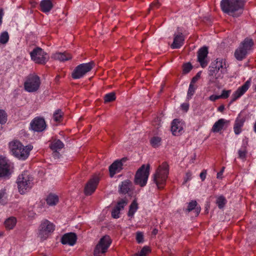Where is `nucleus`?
I'll use <instances>...</instances> for the list:
<instances>
[{
	"label": "nucleus",
	"mask_w": 256,
	"mask_h": 256,
	"mask_svg": "<svg viewBox=\"0 0 256 256\" xmlns=\"http://www.w3.org/2000/svg\"><path fill=\"white\" fill-rule=\"evenodd\" d=\"M228 67L225 59L217 58L209 66L208 75L215 80L222 79L227 72Z\"/></svg>",
	"instance_id": "f257e3e1"
},
{
	"label": "nucleus",
	"mask_w": 256,
	"mask_h": 256,
	"mask_svg": "<svg viewBox=\"0 0 256 256\" xmlns=\"http://www.w3.org/2000/svg\"><path fill=\"white\" fill-rule=\"evenodd\" d=\"M32 148L30 144L24 146L18 140H13L9 143V148L12 154L21 160H25L28 157Z\"/></svg>",
	"instance_id": "f03ea898"
},
{
	"label": "nucleus",
	"mask_w": 256,
	"mask_h": 256,
	"mask_svg": "<svg viewBox=\"0 0 256 256\" xmlns=\"http://www.w3.org/2000/svg\"><path fill=\"white\" fill-rule=\"evenodd\" d=\"M243 0H222L220 6L222 10L232 16H238L242 12Z\"/></svg>",
	"instance_id": "7ed1b4c3"
},
{
	"label": "nucleus",
	"mask_w": 256,
	"mask_h": 256,
	"mask_svg": "<svg viewBox=\"0 0 256 256\" xmlns=\"http://www.w3.org/2000/svg\"><path fill=\"white\" fill-rule=\"evenodd\" d=\"M169 174L168 165L166 162L162 163L153 174V180L158 188H162L166 183Z\"/></svg>",
	"instance_id": "20e7f679"
},
{
	"label": "nucleus",
	"mask_w": 256,
	"mask_h": 256,
	"mask_svg": "<svg viewBox=\"0 0 256 256\" xmlns=\"http://www.w3.org/2000/svg\"><path fill=\"white\" fill-rule=\"evenodd\" d=\"M16 182L19 192L24 194L32 188L33 178L28 172H24L19 175Z\"/></svg>",
	"instance_id": "39448f33"
},
{
	"label": "nucleus",
	"mask_w": 256,
	"mask_h": 256,
	"mask_svg": "<svg viewBox=\"0 0 256 256\" xmlns=\"http://www.w3.org/2000/svg\"><path fill=\"white\" fill-rule=\"evenodd\" d=\"M253 45L252 39L245 38L235 51L234 56L236 59L238 60H242L252 50Z\"/></svg>",
	"instance_id": "423d86ee"
},
{
	"label": "nucleus",
	"mask_w": 256,
	"mask_h": 256,
	"mask_svg": "<svg viewBox=\"0 0 256 256\" xmlns=\"http://www.w3.org/2000/svg\"><path fill=\"white\" fill-rule=\"evenodd\" d=\"M55 226L47 220L42 221L38 229V236L42 240H46L54 232Z\"/></svg>",
	"instance_id": "0eeeda50"
},
{
	"label": "nucleus",
	"mask_w": 256,
	"mask_h": 256,
	"mask_svg": "<svg viewBox=\"0 0 256 256\" xmlns=\"http://www.w3.org/2000/svg\"><path fill=\"white\" fill-rule=\"evenodd\" d=\"M150 175V166L143 164L137 170L135 177L134 183L141 187L144 186Z\"/></svg>",
	"instance_id": "6e6552de"
},
{
	"label": "nucleus",
	"mask_w": 256,
	"mask_h": 256,
	"mask_svg": "<svg viewBox=\"0 0 256 256\" xmlns=\"http://www.w3.org/2000/svg\"><path fill=\"white\" fill-rule=\"evenodd\" d=\"M40 84V77L35 74H32L28 76L24 82V90L29 92L37 91Z\"/></svg>",
	"instance_id": "1a4fd4ad"
},
{
	"label": "nucleus",
	"mask_w": 256,
	"mask_h": 256,
	"mask_svg": "<svg viewBox=\"0 0 256 256\" xmlns=\"http://www.w3.org/2000/svg\"><path fill=\"white\" fill-rule=\"evenodd\" d=\"M111 243L109 236H105L102 238L94 248V256H104Z\"/></svg>",
	"instance_id": "9d476101"
},
{
	"label": "nucleus",
	"mask_w": 256,
	"mask_h": 256,
	"mask_svg": "<svg viewBox=\"0 0 256 256\" xmlns=\"http://www.w3.org/2000/svg\"><path fill=\"white\" fill-rule=\"evenodd\" d=\"M32 60L35 63L45 64L49 59V56L42 49L39 47L34 48L30 53Z\"/></svg>",
	"instance_id": "9b49d317"
},
{
	"label": "nucleus",
	"mask_w": 256,
	"mask_h": 256,
	"mask_svg": "<svg viewBox=\"0 0 256 256\" xmlns=\"http://www.w3.org/2000/svg\"><path fill=\"white\" fill-rule=\"evenodd\" d=\"M94 66L93 62H88L80 64L74 70L72 77L74 79L80 78L87 72H90Z\"/></svg>",
	"instance_id": "f8f14e48"
},
{
	"label": "nucleus",
	"mask_w": 256,
	"mask_h": 256,
	"mask_svg": "<svg viewBox=\"0 0 256 256\" xmlns=\"http://www.w3.org/2000/svg\"><path fill=\"white\" fill-rule=\"evenodd\" d=\"M30 125L31 129L37 132L44 131L46 127L45 120L40 116L34 118L30 122Z\"/></svg>",
	"instance_id": "ddd939ff"
},
{
	"label": "nucleus",
	"mask_w": 256,
	"mask_h": 256,
	"mask_svg": "<svg viewBox=\"0 0 256 256\" xmlns=\"http://www.w3.org/2000/svg\"><path fill=\"white\" fill-rule=\"evenodd\" d=\"M251 84V79H248L245 83L239 87L232 96L230 104L240 98L249 88Z\"/></svg>",
	"instance_id": "4468645a"
},
{
	"label": "nucleus",
	"mask_w": 256,
	"mask_h": 256,
	"mask_svg": "<svg viewBox=\"0 0 256 256\" xmlns=\"http://www.w3.org/2000/svg\"><path fill=\"white\" fill-rule=\"evenodd\" d=\"M99 182V178L98 176H95L92 177L87 183L85 188L84 192L86 195H90L96 190L97 185Z\"/></svg>",
	"instance_id": "2eb2a0df"
},
{
	"label": "nucleus",
	"mask_w": 256,
	"mask_h": 256,
	"mask_svg": "<svg viewBox=\"0 0 256 256\" xmlns=\"http://www.w3.org/2000/svg\"><path fill=\"white\" fill-rule=\"evenodd\" d=\"M10 174V165L8 160L0 156V177H6Z\"/></svg>",
	"instance_id": "dca6fc26"
},
{
	"label": "nucleus",
	"mask_w": 256,
	"mask_h": 256,
	"mask_svg": "<svg viewBox=\"0 0 256 256\" xmlns=\"http://www.w3.org/2000/svg\"><path fill=\"white\" fill-rule=\"evenodd\" d=\"M184 125L183 122L178 119L174 120L171 124V131L172 134L177 136L180 135L183 132Z\"/></svg>",
	"instance_id": "f3484780"
},
{
	"label": "nucleus",
	"mask_w": 256,
	"mask_h": 256,
	"mask_svg": "<svg viewBox=\"0 0 256 256\" xmlns=\"http://www.w3.org/2000/svg\"><path fill=\"white\" fill-rule=\"evenodd\" d=\"M208 54V48L206 46L200 48L198 51V61L202 68H205L208 64L207 56Z\"/></svg>",
	"instance_id": "a211bd4d"
},
{
	"label": "nucleus",
	"mask_w": 256,
	"mask_h": 256,
	"mask_svg": "<svg viewBox=\"0 0 256 256\" xmlns=\"http://www.w3.org/2000/svg\"><path fill=\"white\" fill-rule=\"evenodd\" d=\"M122 160L114 161L109 167L110 175L111 178L120 172L122 168Z\"/></svg>",
	"instance_id": "6ab92c4d"
},
{
	"label": "nucleus",
	"mask_w": 256,
	"mask_h": 256,
	"mask_svg": "<svg viewBox=\"0 0 256 256\" xmlns=\"http://www.w3.org/2000/svg\"><path fill=\"white\" fill-rule=\"evenodd\" d=\"M76 240V236L72 232L64 234L61 238V242L64 244H68L71 246H74Z\"/></svg>",
	"instance_id": "aec40b11"
},
{
	"label": "nucleus",
	"mask_w": 256,
	"mask_h": 256,
	"mask_svg": "<svg viewBox=\"0 0 256 256\" xmlns=\"http://www.w3.org/2000/svg\"><path fill=\"white\" fill-rule=\"evenodd\" d=\"M229 124V121L224 119L220 118L214 124L211 131L213 132H218L224 127H226Z\"/></svg>",
	"instance_id": "412c9836"
},
{
	"label": "nucleus",
	"mask_w": 256,
	"mask_h": 256,
	"mask_svg": "<svg viewBox=\"0 0 256 256\" xmlns=\"http://www.w3.org/2000/svg\"><path fill=\"white\" fill-rule=\"evenodd\" d=\"M245 122V118L240 114L238 115L236 119L234 126V130L236 134H239L242 132V128Z\"/></svg>",
	"instance_id": "4be33fe9"
},
{
	"label": "nucleus",
	"mask_w": 256,
	"mask_h": 256,
	"mask_svg": "<svg viewBox=\"0 0 256 256\" xmlns=\"http://www.w3.org/2000/svg\"><path fill=\"white\" fill-rule=\"evenodd\" d=\"M184 38L182 33H178L174 35V42L171 45L172 49L180 48L183 44Z\"/></svg>",
	"instance_id": "5701e85b"
},
{
	"label": "nucleus",
	"mask_w": 256,
	"mask_h": 256,
	"mask_svg": "<svg viewBox=\"0 0 256 256\" xmlns=\"http://www.w3.org/2000/svg\"><path fill=\"white\" fill-rule=\"evenodd\" d=\"M52 58L60 62H64L70 60L72 56L70 54L67 52H58L54 54L52 56Z\"/></svg>",
	"instance_id": "b1692460"
},
{
	"label": "nucleus",
	"mask_w": 256,
	"mask_h": 256,
	"mask_svg": "<svg viewBox=\"0 0 256 256\" xmlns=\"http://www.w3.org/2000/svg\"><path fill=\"white\" fill-rule=\"evenodd\" d=\"M53 6L51 0H42L40 2V10L44 13L50 12Z\"/></svg>",
	"instance_id": "393cba45"
},
{
	"label": "nucleus",
	"mask_w": 256,
	"mask_h": 256,
	"mask_svg": "<svg viewBox=\"0 0 256 256\" xmlns=\"http://www.w3.org/2000/svg\"><path fill=\"white\" fill-rule=\"evenodd\" d=\"M17 220L16 218L11 216L7 218L4 222L5 228L8 230H12L16 226Z\"/></svg>",
	"instance_id": "a878e982"
},
{
	"label": "nucleus",
	"mask_w": 256,
	"mask_h": 256,
	"mask_svg": "<svg viewBox=\"0 0 256 256\" xmlns=\"http://www.w3.org/2000/svg\"><path fill=\"white\" fill-rule=\"evenodd\" d=\"M131 182L129 180H126L119 186V191L120 193L126 194L130 190Z\"/></svg>",
	"instance_id": "bb28decb"
},
{
	"label": "nucleus",
	"mask_w": 256,
	"mask_h": 256,
	"mask_svg": "<svg viewBox=\"0 0 256 256\" xmlns=\"http://www.w3.org/2000/svg\"><path fill=\"white\" fill-rule=\"evenodd\" d=\"M8 194L6 188L0 190V204L4 205L8 203Z\"/></svg>",
	"instance_id": "cd10ccee"
},
{
	"label": "nucleus",
	"mask_w": 256,
	"mask_h": 256,
	"mask_svg": "<svg viewBox=\"0 0 256 256\" xmlns=\"http://www.w3.org/2000/svg\"><path fill=\"white\" fill-rule=\"evenodd\" d=\"M46 203L50 206L56 205L58 202V197L54 194H49L46 200Z\"/></svg>",
	"instance_id": "c85d7f7f"
},
{
	"label": "nucleus",
	"mask_w": 256,
	"mask_h": 256,
	"mask_svg": "<svg viewBox=\"0 0 256 256\" xmlns=\"http://www.w3.org/2000/svg\"><path fill=\"white\" fill-rule=\"evenodd\" d=\"M64 146V144L59 140H53L50 144V148L56 151L62 148Z\"/></svg>",
	"instance_id": "c756f323"
},
{
	"label": "nucleus",
	"mask_w": 256,
	"mask_h": 256,
	"mask_svg": "<svg viewBox=\"0 0 256 256\" xmlns=\"http://www.w3.org/2000/svg\"><path fill=\"white\" fill-rule=\"evenodd\" d=\"M197 202L196 200H192L188 204V212L192 211L193 210H195L196 214L198 215L200 212V207L196 206Z\"/></svg>",
	"instance_id": "7c9ffc66"
},
{
	"label": "nucleus",
	"mask_w": 256,
	"mask_h": 256,
	"mask_svg": "<svg viewBox=\"0 0 256 256\" xmlns=\"http://www.w3.org/2000/svg\"><path fill=\"white\" fill-rule=\"evenodd\" d=\"M138 209V204L136 200H134L130 206L128 216L132 218Z\"/></svg>",
	"instance_id": "2f4dec72"
},
{
	"label": "nucleus",
	"mask_w": 256,
	"mask_h": 256,
	"mask_svg": "<svg viewBox=\"0 0 256 256\" xmlns=\"http://www.w3.org/2000/svg\"><path fill=\"white\" fill-rule=\"evenodd\" d=\"M150 143L152 147L158 148L161 145L162 138L158 136H153L150 140Z\"/></svg>",
	"instance_id": "473e14b6"
},
{
	"label": "nucleus",
	"mask_w": 256,
	"mask_h": 256,
	"mask_svg": "<svg viewBox=\"0 0 256 256\" xmlns=\"http://www.w3.org/2000/svg\"><path fill=\"white\" fill-rule=\"evenodd\" d=\"M9 40V34L6 31L2 32L0 34V44H6Z\"/></svg>",
	"instance_id": "72a5a7b5"
},
{
	"label": "nucleus",
	"mask_w": 256,
	"mask_h": 256,
	"mask_svg": "<svg viewBox=\"0 0 256 256\" xmlns=\"http://www.w3.org/2000/svg\"><path fill=\"white\" fill-rule=\"evenodd\" d=\"M216 202L218 208H222L226 204V200L223 196H220L217 198Z\"/></svg>",
	"instance_id": "f704fd0d"
},
{
	"label": "nucleus",
	"mask_w": 256,
	"mask_h": 256,
	"mask_svg": "<svg viewBox=\"0 0 256 256\" xmlns=\"http://www.w3.org/2000/svg\"><path fill=\"white\" fill-rule=\"evenodd\" d=\"M196 90V87L194 86V84L190 83L187 94L188 98H192Z\"/></svg>",
	"instance_id": "c9c22d12"
},
{
	"label": "nucleus",
	"mask_w": 256,
	"mask_h": 256,
	"mask_svg": "<svg viewBox=\"0 0 256 256\" xmlns=\"http://www.w3.org/2000/svg\"><path fill=\"white\" fill-rule=\"evenodd\" d=\"M150 252V250L148 246H144L141 250L134 254L135 256H146Z\"/></svg>",
	"instance_id": "e433bc0d"
},
{
	"label": "nucleus",
	"mask_w": 256,
	"mask_h": 256,
	"mask_svg": "<svg viewBox=\"0 0 256 256\" xmlns=\"http://www.w3.org/2000/svg\"><path fill=\"white\" fill-rule=\"evenodd\" d=\"M104 102H108L114 100L116 99V96L114 92H110L105 95Z\"/></svg>",
	"instance_id": "4c0bfd02"
},
{
	"label": "nucleus",
	"mask_w": 256,
	"mask_h": 256,
	"mask_svg": "<svg viewBox=\"0 0 256 256\" xmlns=\"http://www.w3.org/2000/svg\"><path fill=\"white\" fill-rule=\"evenodd\" d=\"M62 116V112L60 110H58L54 114L53 117H54V120L56 122H59L61 120Z\"/></svg>",
	"instance_id": "58836bf2"
},
{
	"label": "nucleus",
	"mask_w": 256,
	"mask_h": 256,
	"mask_svg": "<svg viewBox=\"0 0 256 256\" xmlns=\"http://www.w3.org/2000/svg\"><path fill=\"white\" fill-rule=\"evenodd\" d=\"M127 204V201L126 200L122 199L117 204L116 208L121 210L124 209V207Z\"/></svg>",
	"instance_id": "ea45409f"
},
{
	"label": "nucleus",
	"mask_w": 256,
	"mask_h": 256,
	"mask_svg": "<svg viewBox=\"0 0 256 256\" xmlns=\"http://www.w3.org/2000/svg\"><path fill=\"white\" fill-rule=\"evenodd\" d=\"M7 116L5 112L0 110V124H4L6 122Z\"/></svg>",
	"instance_id": "a19ab883"
},
{
	"label": "nucleus",
	"mask_w": 256,
	"mask_h": 256,
	"mask_svg": "<svg viewBox=\"0 0 256 256\" xmlns=\"http://www.w3.org/2000/svg\"><path fill=\"white\" fill-rule=\"evenodd\" d=\"M136 240L138 244L144 242V234L140 232H138L136 234Z\"/></svg>",
	"instance_id": "79ce46f5"
},
{
	"label": "nucleus",
	"mask_w": 256,
	"mask_h": 256,
	"mask_svg": "<svg viewBox=\"0 0 256 256\" xmlns=\"http://www.w3.org/2000/svg\"><path fill=\"white\" fill-rule=\"evenodd\" d=\"M231 93V90H222V94L220 96V98H227Z\"/></svg>",
	"instance_id": "37998d69"
},
{
	"label": "nucleus",
	"mask_w": 256,
	"mask_h": 256,
	"mask_svg": "<svg viewBox=\"0 0 256 256\" xmlns=\"http://www.w3.org/2000/svg\"><path fill=\"white\" fill-rule=\"evenodd\" d=\"M120 210L116 207L113 209L112 212V216L114 218H118L120 217Z\"/></svg>",
	"instance_id": "c03bdc74"
},
{
	"label": "nucleus",
	"mask_w": 256,
	"mask_h": 256,
	"mask_svg": "<svg viewBox=\"0 0 256 256\" xmlns=\"http://www.w3.org/2000/svg\"><path fill=\"white\" fill-rule=\"evenodd\" d=\"M192 68V66L189 63L186 64L183 66V71L186 74L190 72Z\"/></svg>",
	"instance_id": "a18cd8bd"
},
{
	"label": "nucleus",
	"mask_w": 256,
	"mask_h": 256,
	"mask_svg": "<svg viewBox=\"0 0 256 256\" xmlns=\"http://www.w3.org/2000/svg\"><path fill=\"white\" fill-rule=\"evenodd\" d=\"M239 158H244L246 155V150L244 148H240L238 151Z\"/></svg>",
	"instance_id": "49530a36"
},
{
	"label": "nucleus",
	"mask_w": 256,
	"mask_h": 256,
	"mask_svg": "<svg viewBox=\"0 0 256 256\" xmlns=\"http://www.w3.org/2000/svg\"><path fill=\"white\" fill-rule=\"evenodd\" d=\"M200 72H198V73H197V74L196 75V76H194L192 78V80L190 82V83L192 84H194L199 80V78H200Z\"/></svg>",
	"instance_id": "de8ad7c7"
},
{
	"label": "nucleus",
	"mask_w": 256,
	"mask_h": 256,
	"mask_svg": "<svg viewBox=\"0 0 256 256\" xmlns=\"http://www.w3.org/2000/svg\"><path fill=\"white\" fill-rule=\"evenodd\" d=\"M192 178V172H188L186 173L185 177L184 178V182H187L188 181L190 180Z\"/></svg>",
	"instance_id": "09e8293b"
},
{
	"label": "nucleus",
	"mask_w": 256,
	"mask_h": 256,
	"mask_svg": "<svg viewBox=\"0 0 256 256\" xmlns=\"http://www.w3.org/2000/svg\"><path fill=\"white\" fill-rule=\"evenodd\" d=\"M220 95L218 96V95L212 94L209 97V100L212 102H214L216 100L220 99Z\"/></svg>",
	"instance_id": "8fccbe9b"
},
{
	"label": "nucleus",
	"mask_w": 256,
	"mask_h": 256,
	"mask_svg": "<svg viewBox=\"0 0 256 256\" xmlns=\"http://www.w3.org/2000/svg\"><path fill=\"white\" fill-rule=\"evenodd\" d=\"M224 167H222L221 170L217 174L216 178L219 179H221L222 178V174L224 170Z\"/></svg>",
	"instance_id": "3c124183"
},
{
	"label": "nucleus",
	"mask_w": 256,
	"mask_h": 256,
	"mask_svg": "<svg viewBox=\"0 0 256 256\" xmlns=\"http://www.w3.org/2000/svg\"><path fill=\"white\" fill-rule=\"evenodd\" d=\"M180 106L182 108V109L185 112H187L189 108L188 104L186 103H184L182 104Z\"/></svg>",
	"instance_id": "603ef678"
},
{
	"label": "nucleus",
	"mask_w": 256,
	"mask_h": 256,
	"mask_svg": "<svg viewBox=\"0 0 256 256\" xmlns=\"http://www.w3.org/2000/svg\"><path fill=\"white\" fill-rule=\"evenodd\" d=\"M206 171H202L200 174V178L202 181H204L206 179Z\"/></svg>",
	"instance_id": "864d4df0"
},
{
	"label": "nucleus",
	"mask_w": 256,
	"mask_h": 256,
	"mask_svg": "<svg viewBox=\"0 0 256 256\" xmlns=\"http://www.w3.org/2000/svg\"><path fill=\"white\" fill-rule=\"evenodd\" d=\"M160 6L159 2L158 0H156L152 4L150 5V7H158Z\"/></svg>",
	"instance_id": "5fc2aeb1"
},
{
	"label": "nucleus",
	"mask_w": 256,
	"mask_h": 256,
	"mask_svg": "<svg viewBox=\"0 0 256 256\" xmlns=\"http://www.w3.org/2000/svg\"><path fill=\"white\" fill-rule=\"evenodd\" d=\"M3 12L2 10H0V26L2 24V18Z\"/></svg>",
	"instance_id": "6e6d98bb"
},
{
	"label": "nucleus",
	"mask_w": 256,
	"mask_h": 256,
	"mask_svg": "<svg viewBox=\"0 0 256 256\" xmlns=\"http://www.w3.org/2000/svg\"><path fill=\"white\" fill-rule=\"evenodd\" d=\"M224 106H219V108H218V110L220 112H222L224 110Z\"/></svg>",
	"instance_id": "4d7b16f0"
},
{
	"label": "nucleus",
	"mask_w": 256,
	"mask_h": 256,
	"mask_svg": "<svg viewBox=\"0 0 256 256\" xmlns=\"http://www.w3.org/2000/svg\"><path fill=\"white\" fill-rule=\"evenodd\" d=\"M158 230H156V229H154V230H153V231H152V234H156L158 233Z\"/></svg>",
	"instance_id": "13d9d810"
},
{
	"label": "nucleus",
	"mask_w": 256,
	"mask_h": 256,
	"mask_svg": "<svg viewBox=\"0 0 256 256\" xmlns=\"http://www.w3.org/2000/svg\"><path fill=\"white\" fill-rule=\"evenodd\" d=\"M254 130L255 132H256V122H255L254 126Z\"/></svg>",
	"instance_id": "bf43d9fd"
},
{
	"label": "nucleus",
	"mask_w": 256,
	"mask_h": 256,
	"mask_svg": "<svg viewBox=\"0 0 256 256\" xmlns=\"http://www.w3.org/2000/svg\"><path fill=\"white\" fill-rule=\"evenodd\" d=\"M4 235V232H0V237Z\"/></svg>",
	"instance_id": "052dcab7"
}]
</instances>
